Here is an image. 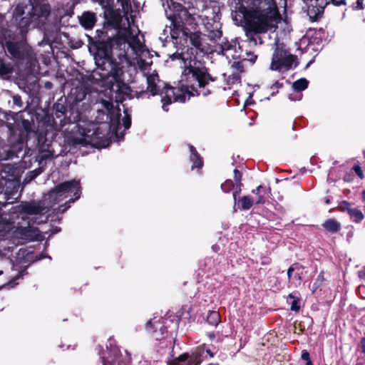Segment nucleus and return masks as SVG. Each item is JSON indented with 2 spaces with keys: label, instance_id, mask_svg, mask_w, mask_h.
<instances>
[{
  "label": "nucleus",
  "instance_id": "c03bdc74",
  "mask_svg": "<svg viewBox=\"0 0 365 365\" xmlns=\"http://www.w3.org/2000/svg\"><path fill=\"white\" fill-rule=\"evenodd\" d=\"M361 343L362 351L364 352H365V337L361 339Z\"/></svg>",
  "mask_w": 365,
  "mask_h": 365
},
{
  "label": "nucleus",
  "instance_id": "473e14b6",
  "mask_svg": "<svg viewBox=\"0 0 365 365\" xmlns=\"http://www.w3.org/2000/svg\"><path fill=\"white\" fill-rule=\"evenodd\" d=\"M123 123L125 128L128 129L131 124L130 118L128 115L125 116L123 118Z\"/></svg>",
  "mask_w": 365,
  "mask_h": 365
},
{
  "label": "nucleus",
  "instance_id": "f704fd0d",
  "mask_svg": "<svg viewBox=\"0 0 365 365\" xmlns=\"http://www.w3.org/2000/svg\"><path fill=\"white\" fill-rule=\"evenodd\" d=\"M300 269V267L299 265H295V266H292L290 267L288 270H287V276H288V278L290 279L292 275V272L294 271V270H299Z\"/></svg>",
  "mask_w": 365,
  "mask_h": 365
},
{
  "label": "nucleus",
  "instance_id": "f257e3e1",
  "mask_svg": "<svg viewBox=\"0 0 365 365\" xmlns=\"http://www.w3.org/2000/svg\"><path fill=\"white\" fill-rule=\"evenodd\" d=\"M173 60L180 59L181 67L183 68L180 83V87H165L160 93L162 97L163 109L168 111L167 106L173 102L184 103L190 96L202 95L207 96L210 92L205 89L210 81H213L205 68H200L197 64L195 58H192L187 52L175 53L171 57Z\"/></svg>",
  "mask_w": 365,
  "mask_h": 365
},
{
  "label": "nucleus",
  "instance_id": "5fc2aeb1",
  "mask_svg": "<svg viewBox=\"0 0 365 365\" xmlns=\"http://www.w3.org/2000/svg\"><path fill=\"white\" fill-rule=\"evenodd\" d=\"M306 365H312V363L311 360H308V361H307V364Z\"/></svg>",
  "mask_w": 365,
  "mask_h": 365
},
{
  "label": "nucleus",
  "instance_id": "4468645a",
  "mask_svg": "<svg viewBox=\"0 0 365 365\" xmlns=\"http://www.w3.org/2000/svg\"><path fill=\"white\" fill-rule=\"evenodd\" d=\"M78 133H79V135L81 136L80 137L75 136L73 138L74 143L86 146V145H87L88 144H91L93 142V133L90 135L88 133H86L85 129H83V128H82L81 127L78 128Z\"/></svg>",
  "mask_w": 365,
  "mask_h": 365
},
{
  "label": "nucleus",
  "instance_id": "cd10ccee",
  "mask_svg": "<svg viewBox=\"0 0 365 365\" xmlns=\"http://www.w3.org/2000/svg\"><path fill=\"white\" fill-rule=\"evenodd\" d=\"M234 49L232 45L230 43H225L224 46H221V53L223 56L229 58L230 53Z\"/></svg>",
  "mask_w": 365,
  "mask_h": 365
},
{
  "label": "nucleus",
  "instance_id": "20e7f679",
  "mask_svg": "<svg viewBox=\"0 0 365 365\" xmlns=\"http://www.w3.org/2000/svg\"><path fill=\"white\" fill-rule=\"evenodd\" d=\"M50 14V6L48 4L39 2L37 0H30V9L29 16L21 18L19 26L24 28L30 26H38L43 24Z\"/></svg>",
  "mask_w": 365,
  "mask_h": 365
},
{
  "label": "nucleus",
  "instance_id": "a19ab883",
  "mask_svg": "<svg viewBox=\"0 0 365 365\" xmlns=\"http://www.w3.org/2000/svg\"><path fill=\"white\" fill-rule=\"evenodd\" d=\"M302 359L306 361H308V360H310L309 353L306 351H304L302 354Z\"/></svg>",
  "mask_w": 365,
  "mask_h": 365
},
{
  "label": "nucleus",
  "instance_id": "9b49d317",
  "mask_svg": "<svg viewBox=\"0 0 365 365\" xmlns=\"http://www.w3.org/2000/svg\"><path fill=\"white\" fill-rule=\"evenodd\" d=\"M44 210V205L41 202H21L19 206V210L20 212H24L28 215H38L43 212Z\"/></svg>",
  "mask_w": 365,
  "mask_h": 365
},
{
  "label": "nucleus",
  "instance_id": "a211bd4d",
  "mask_svg": "<svg viewBox=\"0 0 365 365\" xmlns=\"http://www.w3.org/2000/svg\"><path fill=\"white\" fill-rule=\"evenodd\" d=\"M173 28L170 29V36L172 38L177 39L180 34L183 36V30H187V27H183V25L177 19H172Z\"/></svg>",
  "mask_w": 365,
  "mask_h": 365
},
{
  "label": "nucleus",
  "instance_id": "bb28decb",
  "mask_svg": "<svg viewBox=\"0 0 365 365\" xmlns=\"http://www.w3.org/2000/svg\"><path fill=\"white\" fill-rule=\"evenodd\" d=\"M12 72V68L0 60V76H4Z\"/></svg>",
  "mask_w": 365,
  "mask_h": 365
},
{
  "label": "nucleus",
  "instance_id": "bf43d9fd",
  "mask_svg": "<svg viewBox=\"0 0 365 365\" xmlns=\"http://www.w3.org/2000/svg\"><path fill=\"white\" fill-rule=\"evenodd\" d=\"M329 199H327V200H326V202H327V203H329Z\"/></svg>",
  "mask_w": 365,
  "mask_h": 365
},
{
  "label": "nucleus",
  "instance_id": "6ab92c4d",
  "mask_svg": "<svg viewBox=\"0 0 365 365\" xmlns=\"http://www.w3.org/2000/svg\"><path fill=\"white\" fill-rule=\"evenodd\" d=\"M322 227L329 232H336L341 229V224L334 219H329L326 220Z\"/></svg>",
  "mask_w": 365,
  "mask_h": 365
},
{
  "label": "nucleus",
  "instance_id": "393cba45",
  "mask_svg": "<svg viewBox=\"0 0 365 365\" xmlns=\"http://www.w3.org/2000/svg\"><path fill=\"white\" fill-rule=\"evenodd\" d=\"M243 210H249L253 205L254 200L248 196H244L240 200Z\"/></svg>",
  "mask_w": 365,
  "mask_h": 365
},
{
  "label": "nucleus",
  "instance_id": "37998d69",
  "mask_svg": "<svg viewBox=\"0 0 365 365\" xmlns=\"http://www.w3.org/2000/svg\"><path fill=\"white\" fill-rule=\"evenodd\" d=\"M359 275L361 278H365V268L359 272Z\"/></svg>",
  "mask_w": 365,
  "mask_h": 365
},
{
  "label": "nucleus",
  "instance_id": "f03ea898",
  "mask_svg": "<svg viewBox=\"0 0 365 365\" xmlns=\"http://www.w3.org/2000/svg\"><path fill=\"white\" fill-rule=\"evenodd\" d=\"M122 7V10L128 21V26L127 28L120 29L115 36L109 40V45L113 55H116L120 61L128 60V52L130 49L136 54L140 52L143 48V44L138 38L140 31L134 25L133 18L138 11L139 4L130 0H118Z\"/></svg>",
  "mask_w": 365,
  "mask_h": 365
},
{
  "label": "nucleus",
  "instance_id": "412c9836",
  "mask_svg": "<svg viewBox=\"0 0 365 365\" xmlns=\"http://www.w3.org/2000/svg\"><path fill=\"white\" fill-rule=\"evenodd\" d=\"M252 193L256 195V197L253 199L256 204H263L264 202V189L262 185H259L255 190H252Z\"/></svg>",
  "mask_w": 365,
  "mask_h": 365
},
{
  "label": "nucleus",
  "instance_id": "6e6552de",
  "mask_svg": "<svg viewBox=\"0 0 365 365\" xmlns=\"http://www.w3.org/2000/svg\"><path fill=\"white\" fill-rule=\"evenodd\" d=\"M310 3L308 6V14L312 17V14L314 16L323 12L325 6L329 2H332L334 5H341L345 4V0H309Z\"/></svg>",
  "mask_w": 365,
  "mask_h": 365
},
{
  "label": "nucleus",
  "instance_id": "09e8293b",
  "mask_svg": "<svg viewBox=\"0 0 365 365\" xmlns=\"http://www.w3.org/2000/svg\"><path fill=\"white\" fill-rule=\"evenodd\" d=\"M294 277H295L296 278H297L299 280H301V274H300V273H298V272H297V273H296V274H295V275H294Z\"/></svg>",
  "mask_w": 365,
  "mask_h": 365
},
{
  "label": "nucleus",
  "instance_id": "de8ad7c7",
  "mask_svg": "<svg viewBox=\"0 0 365 365\" xmlns=\"http://www.w3.org/2000/svg\"><path fill=\"white\" fill-rule=\"evenodd\" d=\"M16 279H14L13 280H11V282H9V283L8 284L9 286L10 287H14V285L15 284H14V281H15Z\"/></svg>",
  "mask_w": 365,
  "mask_h": 365
},
{
  "label": "nucleus",
  "instance_id": "13d9d810",
  "mask_svg": "<svg viewBox=\"0 0 365 365\" xmlns=\"http://www.w3.org/2000/svg\"><path fill=\"white\" fill-rule=\"evenodd\" d=\"M50 85H51V83H46V87H49V86H50Z\"/></svg>",
  "mask_w": 365,
  "mask_h": 365
},
{
  "label": "nucleus",
  "instance_id": "f3484780",
  "mask_svg": "<svg viewBox=\"0 0 365 365\" xmlns=\"http://www.w3.org/2000/svg\"><path fill=\"white\" fill-rule=\"evenodd\" d=\"M96 22L94 14L91 12H84L80 18V23L83 27L86 29H92Z\"/></svg>",
  "mask_w": 365,
  "mask_h": 365
},
{
  "label": "nucleus",
  "instance_id": "6e6d98bb",
  "mask_svg": "<svg viewBox=\"0 0 365 365\" xmlns=\"http://www.w3.org/2000/svg\"><path fill=\"white\" fill-rule=\"evenodd\" d=\"M236 196H237V192H234L233 197H234L235 200H236Z\"/></svg>",
  "mask_w": 365,
  "mask_h": 365
},
{
  "label": "nucleus",
  "instance_id": "603ef678",
  "mask_svg": "<svg viewBox=\"0 0 365 365\" xmlns=\"http://www.w3.org/2000/svg\"><path fill=\"white\" fill-rule=\"evenodd\" d=\"M362 198H363V200L365 202V190H364L362 192Z\"/></svg>",
  "mask_w": 365,
  "mask_h": 365
},
{
  "label": "nucleus",
  "instance_id": "5701e85b",
  "mask_svg": "<svg viewBox=\"0 0 365 365\" xmlns=\"http://www.w3.org/2000/svg\"><path fill=\"white\" fill-rule=\"evenodd\" d=\"M308 81L305 78H300L292 84V88L294 91H301L307 88Z\"/></svg>",
  "mask_w": 365,
  "mask_h": 365
},
{
  "label": "nucleus",
  "instance_id": "dca6fc26",
  "mask_svg": "<svg viewBox=\"0 0 365 365\" xmlns=\"http://www.w3.org/2000/svg\"><path fill=\"white\" fill-rule=\"evenodd\" d=\"M53 155V150L51 149V145L43 144L39 148L37 159L39 163H41L43 160L52 158Z\"/></svg>",
  "mask_w": 365,
  "mask_h": 365
},
{
  "label": "nucleus",
  "instance_id": "a878e982",
  "mask_svg": "<svg viewBox=\"0 0 365 365\" xmlns=\"http://www.w3.org/2000/svg\"><path fill=\"white\" fill-rule=\"evenodd\" d=\"M288 298L293 299L292 302L291 303V307H290L291 310L295 311V312L299 311L300 309V303H299V298L294 297L293 294H289L288 295Z\"/></svg>",
  "mask_w": 365,
  "mask_h": 365
},
{
  "label": "nucleus",
  "instance_id": "7c9ffc66",
  "mask_svg": "<svg viewBox=\"0 0 365 365\" xmlns=\"http://www.w3.org/2000/svg\"><path fill=\"white\" fill-rule=\"evenodd\" d=\"M351 205L350 203H349L348 202L346 201H343L340 203L339 207V209L343 211V212H345L346 211L349 214V210H351L352 208H351Z\"/></svg>",
  "mask_w": 365,
  "mask_h": 365
},
{
  "label": "nucleus",
  "instance_id": "ea45409f",
  "mask_svg": "<svg viewBox=\"0 0 365 365\" xmlns=\"http://www.w3.org/2000/svg\"><path fill=\"white\" fill-rule=\"evenodd\" d=\"M42 172V170L41 168L35 170L31 173V175L32 176L31 177V179L36 178Z\"/></svg>",
  "mask_w": 365,
  "mask_h": 365
},
{
  "label": "nucleus",
  "instance_id": "e433bc0d",
  "mask_svg": "<svg viewBox=\"0 0 365 365\" xmlns=\"http://www.w3.org/2000/svg\"><path fill=\"white\" fill-rule=\"evenodd\" d=\"M232 67L235 68L240 72L243 71V66L240 61H234L232 63Z\"/></svg>",
  "mask_w": 365,
  "mask_h": 365
},
{
  "label": "nucleus",
  "instance_id": "2eb2a0df",
  "mask_svg": "<svg viewBox=\"0 0 365 365\" xmlns=\"http://www.w3.org/2000/svg\"><path fill=\"white\" fill-rule=\"evenodd\" d=\"M183 36L185 38H189L190 43L197 48L201 46V33L195 31L192 32L189 29L183 30Z\"/></svg>",
  "mask_w": 365,
  "mask_h": 365
},
{
  "label": "nucleus",
  "instance_id": "7ed1b4c3",
  "mask_svg": "<svg viewBox=\"0 0 365 365\" xmlns=\"http://www.w3.org/2000/svg\"><path fill=\"white\" fill-rule=\"evenodd\" d=\"M244 16L247 32L256 34L267 32L280 20L274 0H248Z\"/></svg>",
  "mask_w": 365,
  "mask_h": 365
},
{
  "label": "nucleus",
  "instance_id": "4d7b16f0",
  "mask_svg": "<svg viewBox=\"0 0 365 365\" xmlns=\"http://www.w3.org/2000/svg\"><path fill=\"white\" fill-rule=\"evenodd\" d=\"M256 58H257V56H255L254 57V58H253V59H251V61H252V62H254V61H255V59H256Z\"/></svg>",
  "mask_w": 365,
  "mask_h": 365
},
{
  "label": "nucleus",
  "instance_id": "aec40b11",
  "mask_svg": "<svg viewBox=\"0 0 365 365\" xmlns=\"http://www.w3.org/2000/svg\"><path fill=\"white\" fill-rule=\"evenodd\" d=\"M190 150L191 153L190 155V160L192 161L193 165H192V169L194 168H201L202 166V161L195 148L192 145H190Z\"/></svg>",
  "mask_w": 365,
  "mask_h": 365
},
{
  "label": "nucleus",
  "instance_id": "3c124183",
  "mask_svg": "<svg viewBox=\"0 0 365 365\" xmlns=\"http://www.w3.org/2000/svg\"><path fill=\"white\" fill-rule=\"evenodd\" d=\"M23 10V7L20 6H18L16 9V11H22Z\"/></svg>",
  "mask_w": 365,
  "mask_h": 365
},
{
  "label": "nucleus",
  "instance_id": "4be33fe9",
  "mask_svg": "<svg viewBox=\"0 0 365 365\" xmlns=\"http://www.w3.org/2000/svg\"><path fill=\"white\" fill-rule=\"evenodd\" d=\"M349 216L351 219L355 222H360L364 219V215L361 210L356 208H352L351 210H349Z\"/></svg>",
  "mask_w": 365,
  "mask_h": 365
},
{
  "label": "nucleus",
  "instance_id": "864d4df0",
  "mask_svg": "<svg viewBox=\"0 0 365 365\" xmlns=\"http://www.w3.org/2000/svg\"><path fill=\"white\" fill-rule=\"evenodd\" d=\"M152 325V322L151 321H149L148 323H147V328H149L150 327H151Z\"/></svg>",
  "mask_w": 365,
  "mask_h": 365
},
{
  "label": "nucleus",
  "instance_id": "9d476101",
  "mask_svg": "<svg viewBox=\"0 0 365 365\" xmlns=\"http://www.w3.org/2000/svg\"><path fill=\"white\" fill-rule=\"evenodd\" d=\"M179 12V21L183 25V27L189 26L191 29H195L201 16L190 13L187 9H182Z\"/></svg>",
  "mask_w": 365,
  "mask_h": 365
},
{
  "label": "nucleus",
  "instance_id": "c9c22d12",
  "mask_svg": "<svg viewBox=\"0 0 365 365\" xmlns=\"http://www.w3.org/2000/svg\"><path fill=\"white\" fill-rule=\"evenodd\" d=\"M234 178H235V180L237 183H240V181L242 179V175H241L240 173L237 169H235L234 170Z\"/></svg>",
  "mask_w": 365,
  "mask_h": 365
},
{
  "label": "nucleus",
  "instance_id": "2f4dec72",
  "mask_svg": "<svg viewBox=\"0 0 365 365\" xmlns=\"http://www.w3.org/2000/svg\"><path fill=\"white\" fill-rule=\"evenodd\" d=\"M76 92L78 93L76 97V101H81L86 98V93L82 89L78 90L76 89Z\"/></svg>",
  "mask_w": 365,
  "mask_h": 365
},
{
  "label": "nucleus",
  "instance_id": "c85d7f7f",
  "mask_svg": "<svg viewBox=\"0 0 365 365\" xmlns=\"http://www.w3.org/2000/svg\"><path fill=\"white\" fill-rule=\"evenodd\" d=\"M173 9H174L173 11H174L175 14H174L173 17L172 18V19H177L178 20H179V13H180L179 11H182V9H187L180 4L173 3Z\"/></svg>",
  "mask_w": 365,
  "mask_h": 365
},
{
  "label": "nucleus",
  "instance_id": "ddd939ff",
  "mask_svg": "<svg viewBox=\"0 0 365 365\" xmlns=\"http://www.w3.org/2000/svg\"><path fill=\"white\" fill-rule=\"evenodd\" d=\"M147 90L153 95L155 96L158 94L160 88V81L158 78V76L156 73H152L147 74Z\"/></svg>",
  "mask_w": 365,
  "mask_h": 365
},
{
  "label": "nucleus",
  "instance_id": "c756f323",
  "mask_svg": "<svg viewBox=\"0 0 365 365\" xmlns=\"http://www.w3.org/2000/svg\"><path fill=\"white\" fill-rule=\"evenodd\" d=\"M233 182L231 180H228L222 184L221 188L224 192H228L232 189V187H233Z\"/></svg>",
  "mask_w": 365,
  "mask_h": 365
},
{
  "label": "nucleus",
  "instance_id": "8fccbe9b",
  "mask_svg": "<svg viewBox=\"0 0 365 365\" xmlns=\"http://www.w3.org/2000/svg\"><path fill=\"white\" fill-rule=\"evenodd\" d=\"M206 352L211 356L213 357L214 354L210 350H207Z\"/></svg>",
  "mask_w": 365,
  "mask_h": 365
},
{
  "label": "nucleus",
  "instance_id": "72a5a7b5",
  "mask_svg": "<svg viewBox=\"0 0 365 365\" xmlns=\"http://www.w3.org/2000/svg\"><path fill=\"white\" fill-rule=\"evenodd\" d=\"M354 172L358 175V176L362 179L364 178L363 171L361 168V167L358 165H355L353 168Z\"/></svg>",
  "mask_w": 365,
  "mask_h": 365
},
{
  "label": "nucleus",
  "instance_id": "49530a36",
  "mask_svg": "<svg viewBox=\"0 0 365 365\" xmlns=\"http://www.w3.org/2000/svg\"><path fill=\"white\" fill-rule=\"evenodd\" d=\"M282 86V83H279V82H276L272 88H278Z\"/></svg>",
  "mask_w": 365,
  "mask_h": 365
},
{
  "label": "nucleus",
  "instance_id": "0eeeda50",
  "mask_svg": "<svg viewBox=\"0 0 365 365\" xmlns=\"http://www.w3.org/2000/svg\"><path fill=\"white\" fill-rule=\"evenodd\" d=\"M8 52L15 58L24 59L29 53V48L25 41L18 42L8 41L6 43Z\"/></svg>",
  "mask_w": 365,
  "mask_h": 365
},
{
  "label": "nucleus",
  "instance_id": "f8f14e48",
  "mask_svg": "<svg viewBox=\"0 0 365 365\" xmlns=\"http://www.w3.org/2000/svg\"><path fill=\"white\" fill-rule=\"evenodd\" d=\"M18 233L22 239L28 240H36L41 237L39 230L34 227H20L18 229Z\"/></svg>",
  "mask_w": 365,
  "mask_h": 365
},
{
  "label": "nucleus",
  "instance_id": "423d86ee",
  "mask_svg": "<svg viewBox=\"0 0 365 365\" xmlns=\"http://www.w3.org/2000/svg\"><path fill=\"white\" fill-rule=\"evenodd\" d=\"M294 61V56L287 50L277 47L272 56L270 69L277 71L282 68H290Z\"/></svg>",
  "mask_w": 365,
  "mask_h": 365
},
{
  "label": "nucleus",
  "instance_id": "b1692460",
  "mask_svg": "<svg viewBox=\"0 0 365 365\" xmlns=\"http://www.w3.org/2000/svg\"><path fill=\"white\" fill-rule=\"evenodd\" d=\"M207 321L209 324L213 326H217L220 322V315L218 312L212 311L208 314Z\"/></svg>",
  "mask_w": 365,
  "mask_h": 365
},
{
  "label": "nucleus",
  "instance_id": "052dcab7",
  "mask_svg": "<svg viewBox=\"0 0 365 365\" xmlns=\"http://www.w3.org/2000/svg\"><path fill=\"white\" fill-rule=\"evenodd\" d=\"M2 273H3V272H2V271H0V275H1Z\"/></svg>",
  "mask_w": 365,
  "mask_h": 365
},
{
  "label": "nucleus",
  "instance_id": "4c0bfd02",
  "mask_svg": "<svg viewBox=\"0 0 365 365\" xmlns=\"http://www.w3.org/2000/svg\"><path fill=\"white\" fill-rule=\"evenodd\" d=\"M101 103L103 104V107L107 110H110L113 107L112 103L108 101L103 100L101 101Z\"/></svg>",
  "mask_w": 365,
  "mask_h": 365
},
{
  "label": "nucleus",
  "instance_id": "79ce46f5",
  "mask_svg": "<svg viewBox=\"0 0 365 365\" xmlns=\"http://www.w3.org/2000/svg\"><path fill=\"white\" fill-rule=\"evenodd\" d=\"M4 305L5 303L4 302V298L2 297H0V311L4 309Z\"/></svg>",
  "mask_w": 365,
  "mask_h": 365
},
{
  "label": "nucleus",
  "instance_id": "58836bf2",
  "mask_svg": "<svg viewBox=\"0 0 365 365\" xmlns=\"http://www.w3.org/2000/svg\"><path fill=\"white\" fill-rule=\"evenodd\" d=\"M138 64H139V66L141 69L143 70H145L147 69V67L150 66V64H148V63H145L144 62V61L143 60H140L139 62H138Z\"/></svg>",
  "mask_w": 365,
  "mask_h": 365
},
{
  "label": "nucleus",
  "instance_id": "1a4fd4ad",
  "mask_svg": "<svg viewBox=\"0 0 365 365\" xmlns=\"http://www.w3.org/2000/svg\"><path fill=\"white\" fill-rule=\"evenodd\" d=\"M203 351L200 350L192 354L190 359H188V355L184 354L179 357L172 360L168 365H200Z\"/></svg>",
  "mask_w": 365,
  "mask_h": 365
},
{
  "label": "nucleus",
  "instance_id": "39448f33",
  "mask_svg": "<svg viewBox=\"0 0 365 365\" xmlns=\"http://www.w3.org/2000/svg\"><path fill=\"white\" fill-rule=\"evenodd\" d=\"M80 182L73 180L65 182L56 187L48 193V198L54 202H60L65 198L71 197L73 202L80 197Z\"/></svg>",
  "mask_w": 365,
  "mask_h": 365
},
{
  "label": "nucleus",
  "instance_id": "a18cd8bd",
  "mask_svg": "<svg viewBox=\"0 0 365 365\" xmlns=\"http://www.w3.org/2000/svg\"><path fill=\"white\" fill-rule=\"evenodd\" d=\"M356 7L358 9H362L363 8V6H362V1H361V0H358L357 1V6H356Z\"/></svg>",
  "mask_w": 365,
  "mask_h": 365
}]
</instances>
